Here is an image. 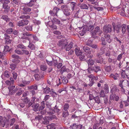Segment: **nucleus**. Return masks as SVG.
<instances>
[{
    "label": "nucleus",
    "mask_w": 129,
    "mask_h": 129,
    "mask_svg": "<svg viewBox=\"0 0 129 129\" xmlns=\"http://www.w3.org/2000/svg\"><path fill=\"white\" fill-rule=\"evenodd\" d=\"M87 62L89 65H93L94 62L93 60L90 59L88 60Z\"/></svg>",
    "instance_id": "e433bc0d"
},
{
    "label": "nucleus",
    "mask_w": 129,
    "mask_h": 129,
    "mask_svg": "<svg viewBox=\"0 0 129 129\" xmlns=\"http://www.w3.org/2000/svg\"><path fill=\"white\" fill-rule=\"evenodd\" d=\"M118 90V89H117V87L116 86H114L113 87L112 89L111 90V92L112 93H114Z\"/></svg>",
    "instance_id": "c9c22d12"
},
{
    "label": "nucleus",
    "mask_w": 129,
    "mask_h": 129,
    "mask_svg": "<svg viewBox=\"0 0 129 129\" xmlns=\"http://www.w3.org/2000/svg\"><path fill=\"white\" fill-rule=\"evenodd\" d=\"M19 18L20 19H28L29 18V16L28 15H22Z\"/></svg>",
    "instance_id": "8fccbe9b"
},
{
    "label": "nucleus",
    "mask_w": 129,
    "mask_h": 129,
    "mask_svg": "<svg viewBox=\"0 0 129 129\" xmlns=\"http://www.w3.org/2000/svg\"><path fill=\"white\" fill-rule=\"evenodd\" d=\"M3 4V8L6 10L7 12H8L9 11L10 7L8 6L7 4L9 3H2Z\"/></svg>",
    "instance_id": "f3484780"
},
{
    "label": "nucleus",
    "mask_w": 129,
    "mask_h": 129,
    "mask_svg": "<svg viewBox=\"0 0 129 129\" xmlns=\"http://www.w3.org/2000/svg\"><path fill=\"white\" fill-rule=\"evenodd\" d=\"M40 69L42 71H45L47 69V66L45 65H42L40 66Z\"/></svg>",
    "instance_id": "de8ad7c7"
},
{
    "label": "nucleus",
    "mask_w": 129,
    "mask_h": 129,
    "mask_svg": "<svg viewBox=\"0 0 129 129\" xmlns=\"http://www.w3.org/2000/svg\"><path fill=\"white\" fill-rule=\"evenodd\" d=\"M10 68L13 70H15L17 68V65L14 64H12L10 65Z\"/></svg>",
    "instance_id": "a18cd8bd"
},
{
    "label": "nucleus",
    "mask_w": 129,
    "mask_h": 129,
    "mask_svg": "<svg viewBox=\"0 0 129 129\" xmlns=\"http://www.w3.org/2000/svg\"><path fill=\"white\" fill-rule=\"evenodd\" d=\"M23 101L26 103L29 101V99H28L27 97L24 98L23 99Z\"/></svg>",
    "instance_id": "0e129e2a"
},
{
    "label": "nucleus",
    "mask_w": 129,
    "mask_h": 129,
    "mask_svg": "<svg viewBox=\"0 0 129 129\" xmlns=\"http://www.w3.org/2000/svg\"><path fill=\"white\" fill-rule=\"evenodd\" d=\"M41 105L39 107V110H42L44 109L45 108V103L44 101L41 102Z\"/></svg>",
    "instance_id": "2f4dec72"
},
{
    "label": "nucleus",
    "mask_w": 129,
    "mask_h": 129,
    "mask_svg": "<svg viewBox=\"0 0 129 129\" xmlns=\"http://www.w3.org/2000/svg\"><path fill=\"white\" fill-rule=\"evenodd\" d=\"M68 42L63 39H62L60 40L57 44L58 45L61 46L62 48H65V46L67 44Z\"/></svg>",
    "instance_id": "0eeeda50"
},
{
    "label": "nucleus",
    "mask_w": 129,
    "mask_h": 129,
    "mask_svg": "<svg viewBox=\"0 0 129 129\" xmlns=\"http://www.w3.org/2000/svg\"><path fill=\"white\" fill-rule=\"evenodd\" d=\"M32 25L27 26H26L25 27V28L28 31H31L32 30Z\"/></svg>",
    "instance_id": "13d9d810"
},
{
    "label": "nucleus",
    "mask_w": 129,
    "mask_h": 129,
    "mask_svg": "<svg viewBox=\"0 0 129 129\" xmlns=\"http://www.w3.org/2000/svg\"><path fill=\"white\" fill-rule=\"evenodd\" d=\"M67 70L65 67L63 66L60 70V72L61 73H62L63 72L67 71Z\"/></svg>",
    "instance_id": "49530a36"
},
{
    "label": "nucleus",
    "mask_w": 129,
    "mask_h": 129,
    "mask_svg": "<svg viewBox=\"0 0 129 129\" xmlns=\"http://www.w3.org/2000/svg\"><path fill=\"white\" fill-rule=\"evenodd\" d=\"M46 106H48V107L49 106V108H47L45 110L41 111L40 112L41 114H44L46 112H47V113L48 114V112L47 111V110L48 109L50 111L52 110L50 109L51 108L50 104L49 103L48 104L47 103H46Z\"/></svg>",
    "instance_id": "9b49d317"
},
{
    "label": "nucleus",
    "mask_w": 129,
    "mask_h": 129,
    "mask_svg": "<svg viewBox=\"0 0 129 129\" xmlns=\"http://www.w3.org/2000/svg\"><path fill=\"white\" fill-rule=\"evenodd\" d=\"M112 30V27L111 25H106L103 27V31L106 33L110 32Z\"/></svg>",
    "instance_id": "423d86ee"
},
{
    "label": "nucleus",
    "mask_w": 129,
    "mask_h": 129,
    "mask_svg": "<svg viewBox=\"0 0 129 129\" xmlns=\"http://www.w3.org/2000/svg\"><path fill=\"white\" fill-rule=\"evenodd\" d=\"M61 8L64 14L66 16L70 15V10L66 5H64L61 6Z\"/></svg>",
    "instance_id": "20e7f679"
},
{
    "label": "nucleus",
    "mask_w": 129,
    "mask_h": 129,
    "mask_svg": "<svg viewBox=\"0 0 129 129\" xmlns=\"http://www.w3.org/2000/svg\"><path fill=\"white\" fill-rule=\"evenodd\" d=\"M34 76L37 80H39L40 79V76L38 74H36L34 75Z\"/></svg>",
    "instance_id": "3c124183"
},
{
    "label": "nucleus",
    "mask_w": 129,
    "mask_h": 129,
    "mask_svg": "<svg viewBox=\"0 0 129 129\" xmlns=\"http://www.w3.org/2000/svg\"><path fill=\"white\" fill-rule=\"evenodd\" d=\"M93 40H88L86 42V45L88 46H90L92 43Z\"/></svg>",
    "instance_id": "79ce46f5"
},
{
    "label": "nucleus",
    "mask_w": 129,
    "mask_h": 129,
    "mask_svg": "<svg viewBox=\"0 0 129 129\" xmlns=\"http://www.w3.org/2000/svg\"><path fill=\"white\" fill-rule=\"evenodd\" d=\"M75 52L76 55L79 56L81 55L82 52L79 47H76L75 49Z\"/></svg>",
    "instance_id": "6ab92c4d"
},
{
    "label": "nucleus",
    "mask_w": 129,
    "mask_h": 129,
    "mask_svg": "<svg viewBox=\"0 0 129 129\" xmlns=\"http://www.w3.org/2000/svg\"><path fill=\"white\" fill-rule=\"evenodd\" d=\"M94 79H89V83L88 84L89 86H91L94 83Z\"/></svg>",
    "instance_id": "5fc2aeb1"
},
{
    "label": "nucleus",
    "mask_w": 129,
    "mask_h": 129,
    "mask_svg": "<svg viewBox=\"0 0 129 129\" xmlns=\"http://www.w3.org/2000/svg\"><path fill=\"white\" fill-rule=\"evenodd\" d=\"M60 78L62 80V83L63 84H66L68 83V80L65 76H63V75L61 76Z\"/></svg>",
    "instance_id": "aec40b11"
},
{
    "label": "nucleus",
    "mask_w": 129,
    "mask_h": 129,
    "mask_svg": "<svg viewBox=\"0 0 129 129\" xmlns=\"http://www.w3.org/2000/svg\"><path fill=\"white\" fill-rule=\"evenodd\" d=\"M21 37L20 38V39L21 40H25V39H27L29 41V40H30L31 39L30 38H29L26 36H30V35H31V34H29L27 33H24L23 34H21Z\"/></svg>",
    "instance_id": "1a4fd4ad"
},
{
    "label": "nucleus",
    "mask_w": 129,
    "mask_h": 129,
    "mask_svg": "<svg viewBox=\"0 0 129 129\" xmlns=\"http://www.w3.org/2000/svg\"><path fill=\"white\" fill-rule=\"evenodd\" d=\"M102 33V31L100 30L99 27L98 26H97L95 28L93 32H92V37L93 38H94L95 35H100Z\"/></svg>",
    "instance_id": "7ed1b4c3"
},
{
    "label": "nucleus",
    "mask_w": 129,
    "mask_h": 129,
    "mask_svg": "<svg viewBox=\"0 0 129 129\" xmlns=\"http://www.w3.org/2000/svg\"><path fill=\"white\" fill-rule=\"evenodd\" d=\"M106 48V47L105 46H103L102 47L100 50L101 51L100 53L102 54L104 53L105 52Z\"/></svg>",
    "instance_id": "ea45409f"
},
{
    "label": "nucleus",
    "mask_w": 129,
    "mask_h": 129,
    "mask_svg": "<svg viewBox=\"0 0 129 129\" xmlns=\"http://www.w3.org/2000/svg\"><path fill=\"white\" fill-rule=\"evenodd\" d=\"M43 91L45 93L47 94L50 92V89L48 87H46L44 89Z\"/></svg>",
    "instance_id": "f704fd0d"
},
{
    "label": "nucleus",
    "mask_w": 129,
    "mask_h": 129,
    "mask_svg": "<svg viewBox=\"0 0 129 129\" xmlns=\"http://www.w3.org/2000/svg\"><path fill=\"white\" fill-rule=\"evenodd\" d=\"M116 96L114 94H111L110 96V99L112 100H114L115 96Z\"/></svg>",
    "instance_id": "774afa93"
},
{
    "label": "nucleus",
    "mask_w": 129,
    "mask_h": 129,
    "mask_svg": "<svg viewBox=\"0 0 129 129\" xmlns=\"http://www.w3.org/2000/svg\"><path fill=\"white\" fill-rule=\"evenodd\" d=\"M29 90L33 89L34 90H36L37 89V86L36 85H34L29 86L28 87Z\"/></svg>",
    "instance_id": "c85d7f7f"
},
{
    "label": "nucleus",
    "mask_w": 129,
    "mask_h": 129,
    "mask_svg": "<svg viewBox=\"0 0 129 129\" xmlns=\"http://www.w3.org/2000/svg\"><path fill=\"white\" fill-rule=\"evenodd\" d=\"M83 50L86 53L90 54L91 53V51L89 48L86 46H84L83 47Z\"/></svg>",
    "instance_id": "ddd939ff"
},
{
    "label": "nucleus",
    "mask_w": 129,
    "mask_h": 129,
    "mask_svg": "<svg viewBox=\"0 0 129 129\" xmlns=\"http://www.w3.org/2000/svg\"><path fill=\"white\" fill-rule=\"evenodd\" d=\"M13 30L12 28H9L7 30L6 32L8 34H11L13 32Z\"/></svg>",
    "instance_id": "4d7b16f0"
},
{
    "label": "nucleus",
    "mask_w": 129,
    "mask_h": 129,
    "mask_svg": "<svg viewBox=\"0 0 129 129\" xmlns=\"http://www.w3.org/2000/svg\"><path fill=\"white\" fill-rule=\"evenodd\" d=\"M60 111V110L59 109H55L54 110V111H53V112L51 111H50L49 112H48V114H50L51 115L52 113H54L56 112L57 113H58V112H59V111Z\"/></svg>",
    "instance_id": "4c0bfd02"
},
{
    "label": "nucleus",
    "mask_w": 129,
    "mask_h": 129,
    "mask_svg": "<svg viewBox=\"0 0 129 129\" xmlns=\"http://www.w3.org/2000/svg\"><path fill=\"white\" fill-rule=\"evenodd\" d=\"M105 70L108 72H110L112 70L111 67L110 66L105 67Z\"/></svg>",
    "instance_id": "37998d69"
},
{
    "label": "nucleus",
    "mask_w": 129,
    "mask_h": 129,
    "mask_svg": "<svg viewBox=\"0 0 129 129\" xmlns=\"http://www.w3.org/2000/svg\"><path fill=\"white\" fill-rule=\"evenodd\" d=\"M5 120L3 119L1 116H0V125L4 127L5 124Z\"/></svg>",
    "instance_id": "dca6fc26"
},
{
    "label": "nucleus",
    "mask_w": 129,
    "mask_h": 129,
    "mask_svg": "<svg viewBox=\"0 0 129 129\" xmlns=\"http://www.w3.org/2000/svg\"><path fill=\"white\" fill-rule=\"evenodd\" d=\"M69 107V105L68 104H65L63 107V111H68V109Z\"/></svg>",
    "instance_id": "bb28decb"
},
{
    "label": "nucleus",
    "mask_w": 129,
    "mask_h": 129,
    "mask_svg": "<svg viewBox=\"0 0 129 129\" xmlns=\"http://www.w3.org/2000/svg\"><path fill=\"white\" fill-rule=\"evenodd\" d=\"M126 27V26L125 24H123L121 26L122 31V33L123 34H125V32Z\"/></svg>",
    "instance_id": "7c9ffc66"
},
{
    "label": "nucleus",
    "mask_w": 129,
    "mask_h": 129,
    "mask_svg": "<svg viewBox=\"0 0 129 129\" xmlns=\"http://www.w3.org/2000/svg\"><path fill=\"white\" fill-rule=\"evenodd\" d=\"M101 53H99L97 54L98 59L96 60V61L97 63H102L103 62V58L101 56Z\"/></svg>",
    "instance_id": "9d476101"
},
{
    "label": "nucleus",
    "mask_w": 129,
    "mask_h": 129,
    "mask_svg": "<svg viewBox=\"0 0 129 129\" xmlns=\"http://www.w3.org/2000/svg\"><path fill=\"white\" fill-rule=\"evenodd\" d=\"M48 25L49 26L54 29H57V27L56 25L53 24L52 21H49L48 23Z\"/></svg>",
    "instance_id": "a211bd4d"
},
{
    "label": "nucleus",
    "mask_w": 129,
    "mask_h": 129,
    "mask_svg": "<svg viewBox=\"0 0 129 129\" xmlns=\"http://www.w3.org/2000/svg\"><path fill=\"white\" fill-rule=\"evenodd\" d=\"M14 52L15 53L19 55H22L23 54L22 49L21 50L20 49H16L14 50Z\"/></svg>",
    "instance_id": "5701e85b"
},
{
    "label": "nucleus",
    "mask_w": 129,
    "mask_h": 129,
    "mask_svg": "<svg viewBox=\"0 0 129 129\" xmlns=\"http://www.w3.org/2000/svg\"><path fill=\"white\" fill-rule=\"evenodd\" d=\"M29 22L28 20L26 19H23L17 23V25L19 26H23L27 25Z\"/></svg>",
    "instance_id": "39448f33"
},
{
    "label": "nucleus",
    "mask_w": 129,
    "mask_h": 129,
    "mask_svg": "<svg viewBox=\"0 0 129 129\" xmlns=\"http://www.w3.org/2000/svg\"><path fill=\"white\" fill-rule=\"evenodd\" d=\"M39 11L37 10L36 9V10H35L33 12H32L31 13V14L32 15L33 17H37L38 16V14L37 13Z\"/></svg>",
    "instance_id": "b1692460"
},
{
    "label": "nucleus",
    "mask_w": 129,
    "mask_h": 129,
    "mask_svg": "<svg viewBox=\"0 0 129 129\" xmlns=\"http://www.w3.org/2000/svg\"><path fill=\"white\" fill-rule=\"evenodd\" d=\"M82 127V125L79 124L78 125H77L75 124H73L71 125V127L72 129H81Z\"/></svg>",
    "instance_id": "f8f14e48"
},
{
    "label": "nucleus",
    "mask_w": 129,
    "mask_h": 129,
    "mask_svg": "<svg viewBox=\"0 0 129 129\" xmlns=\"http://www.w3.org/2000/svg\"><path fill=\"white\" fill-rule=\"evenodd\" d=\"M8 88L9 91V95L13 94L18 90V89L16 87L15 88V86H13L11 87H9Z\"/></svg>",
    "instance_id": "6e6552de"
},
{
    "label": "nucleus",
    "mask_w": 129,
    "mask_h": 129,
    "mask_svg": "<svg viewBox=\"0 0 129 129\" xmlns=\"http://www.w3.org/2000/svg\"><path fill=\"white\" fill-rule=\"evenodd\" d=\"M31 42H34V41H31V40H29V45L28 46V47L31 50H34L35 49V47L34 45L31 43Z\"/></svg>",
    "instance_id": "4be33fe9"
},
{
    "label": "nucleus",
    "mask_w": 129,
    "mask_h": 129,
    "mask_svg": "<svg viewBox=\"0 0 129 129\" xmlns=\"http://www.w3.org/2000/svg\"><path fill=\"white\" fill-rule=\"evenodd\" d=\"M93 70L96 72H97L99 71H101V69L100 68L96 66H94L93 67H92Z\"/></svg>",
    "instance_id": "393cba45"
},
{
    "label": "nucleus",
    "mask_w": 129,
    "mask_h": 129,
    "mask_svg": "<svg viewBox=\"0 0 129 129\" xmlns=\"http://www.w3.org/2000/svg\"><path fill=\"white\" fill-rule=\"evenodd\" d=\"M23 10L25 12L23 13V14H26V12H30L31 11V9L30 8L27 7H24L23 8Z\"/></svg>",
    "instance_id": "cd10ccee"
},
{
    "label": "nucleus",
    "mask_w": 129,
    "mask_h": 129,
    "mask_svg": "<svg viewBox=\"0 0 129 129\" xmlns=\"http://www.w3.org/2000/svg\"><path fill=\"white\" fill-rule=\"evenodd\" d=\"M20 59V58H16V59H13L12 60V61L15 63H19L20 62L19 59Z\"/></svg>",
    "instance_id": "603ef678"
},
{
    "label": "nucleus",
    "mask_w": 129,
    "mask_h": 129,
    "mask_svg": "<svg viewBox=\"0 0 129 129\" xmlns=\"http://www.w3.org/2000/svg\"><path fill=\"white\" fill-rule=\"evenodd\" d=\"M80 7L81 9H88V7L87 5L85 4H81L80 6Z\"/></svg>",
    "instance_id": "c03bdc74"
},
{
    "label": "nucleus",
    "mask_w": 129,
    "mask_h": 129,
    "mask_svg": "<svg viewBox=\"0 0 129 129\" xmlns=\"http://www.w3.org/2000/svg\"><path fill=\"white\" fill-rule=\"evenodd\" d=\"M0 2L2 3H10L9 0H0Z\"/></svg>",
    "instance_id": "e2e57ef3"
},
{
    "label": "nucleus",
    "mask_w": 129,
    "mask_h": 129,
    "mask_svg": "<svg viewBox=\"0 0 129 129\" xmlns=\"http://www.w3.org/2000/svg\"><path fill=\"white\" fill-rule=\"evenodd\" d=\"M38 104H34L32 105V107L33 108V110L35 111H37L39 109L38 107H39Z\"/></svg>",
    "instance_id": "412c9836"
},
{
    "label": "nucleus",
    "mask_w": 129,
    "mask_h": 129,
    "mask_svg": "<svg viewBox=\"0 0 129 129\" xmlns=\"http://www.w3.org/2000/svg\"><path fill=\"white\" fill-rule=\"evenodd\" d=\"M9 77L10 74L7 71H5L1 76V77L3 79H4V77L9 78Z\"/></svg>",
    "instance_id": "4468645a"
},
{
    "label": "nucleus",
    "mask_w": 129,
    "mask_h": 129,
    "mask_svg": "<svg viewBox=\"0 0 129 129\" xmlns=\"http://www.w3.org/2000/svg\"><path fill=\"white\" fill-rule=\"evenodd\" d=\"M105 96V94L103 90H101L100 92V97H104Z\"/></svg>",
    "instance_id": "6e6d98bb"
},
{
    "label": "nucleus",
    "mask_w": 129,
    "mask_h": 129,
    "mask_svg": "<svg viewBox=\"0 0 129 129\" xmlns=\"http://www.w3.org/2000/svg\"><path fill=\"white\" fill-rule=\"evenodd\" d=\"M60 9L56 7H54L53 9L49 12V14L52 16H59L60 15Z\"/></svg>",
    "instance_id": "f257e3e1"
},
{
    "label": "nucleus",
    "mask_w": 129,
    "mask_h": 129,
    "mask_svg": "<svg viewBox=\"0 0 129 129\" xmlns=\"http://www.w3.org/2000/svg\"><path fill=\"white\" fill-rule=\"evenodd\" d=\"M105 37L108 42L109 43H110L111 42V39H110V36L109 35H105Z\"/></svg>",
    "instance_id": "c756f323"
},
{
    "label": "nucleus",
    "mask_w": 129,
    "mask_h": 129,
    "mask_svg": "<svg viewBox=\"0 0 129 129\" xmlns=\"http://www.w3.org/2000/svg\"><path fill=\"white\" fill-rule=\"evenodd\" d=\"M55 124L54 123H52L51 124L48 125L47 126L48 129H53L55 128L54 126Z\"/></svg>",
    "instance_id": "72a5a7b5"
},
{
    "label": "nucleus",
    "mask_w": 129,
    "mask_h": 129,
    "mask_svg": "<svg viewBox=\"0 0 129 129\" xmlns=\"http://www.w3.org/2000/svg\"><path fill=\"white\" fill-rule=\"evenodd\" d=\"M120 25H117L114 27V30H116L117 32H118L120 30Z\"/></svg>",
    "instance_id": "09e8293b"
},
{
    "label": "nucleus",
    "mask_w": 129,
    "mask_h": 129,
    "mask_svg": "<svg viewBox=\"0 0 129 129\" xmlns=\"http://www.w3.org/2000/svg\"><path fill=\"white\" fill-rule=\"evenodd\" d=\"M52 59V58L51 57H49L48 59H46L47 62L50 66L53 65L54 66H56L58 63L56 59H54L53 58V61H51V60H50L49 59Z\"/></svg>",
    "instance_id": "f03ea898"
},
{
    "label": "nucleus",
    "mask_w": 129,
    "mask_h": 129,
    "mask_svg": "<svg viewBox=\"0 0 129 129\" xmlns=\"http://www.w3.org/2000/svg\"><path fill=\"white\" fill-rule=\"evenodd\" d=\"M17 48H19L21 49H26V47L24 46L22 44H19L17 46Z\"/></svg>",
    "instance_id": "473e14b6"
},
{
    "label": "nucleus",
    "mask_w": 129,
    "mask_h": 129,
    "mask_svg": "<svg viewBox=\"0 0 129 129\" xmlns=\"http://www.w3.org/2000/svg\"><path fill=\"white\" fill-rule=\"evenodd\" d=\"M87 77L89 78V79H94L95 80H96L98 79V77L97 76H94L93 75H88Z\"/></svg>",
    "instance_id": "a878e982"
},
{
    "label": "nucleus",
    "mask_w": 129,
    "mask_h": 129,
    "mask_svg": "<svg viewBox=\"0 0 129 129\" xmlns=\"http://www.w3.org/2000/svg\"><path fill=\"white\" fill-rule=\"evenodd\" d=\"M72 47L73 43L72 42H70L69 44L68 42L67 44L65 46V47H66V50L67 51L70 50Z\"/></svg>",
    "instance_id": "2eb2a0df"
},
{
    "label": "nucleus",
    "mask_w": 129,
    "mask_h": 129,
    "mask_svg": "<svg viewBox=\"0 0 129 129\" xmlns=\"http://www.w3.org/2000/svg\"><path fill=\"white\" fill-rule=\"evenodd\" d=\"M15 121V118H13L11 119L10 125L11 126L12 125Z\"/></svg>",
    "instance_id": "bf43d9fd"
},
{
    "label": "nucleus",
    "mask_w": 129,
    "mask_h": 129,
    "mask_svg": "<svg viewBox=\"0 0 129 129\" xmlns=\"http://www.w3.org/2000/svg\"><path fill=\"white\" fill-rule=\"evenodd\" d=\"M53 21H54L56 23L58 24H59L60 22V21L59 20H58L57 19L54 18L53 20Z\"/></svg>",
    "instance_id": "052dcab7"
},
{
    "label": "nucleus",
    "mask_w": 129,
    "mask_h": 129,
    "mask_svg": "<svg viewBox=\"0 0 129 129\" xmlns=\"http://www.w3.org/2000/svg\"><path fill=\"white\" fill-rule=\"evenodd\" d=\"M69 115L68 111H63L62 116L63 117H66L68 116Z\"/></svg>",
    "instance_id": "58836bf2"
},
{
    "label": "nucleus",
    "mask_w": 129,
    "mask_h": 129,
    "mask_svg": "<svg viewBox=\"0 0 129 129\" xmlns=\"http://www.w3.org/2000/svg\"><path fill=\"white\" fill-rule=\"evenodd\" d=\"M30 38L31 40V38H33L34 39V40L35 41H38V39L37 38V37L36 36L33 35H30Z\"/></svg>",
    "instance_id": "864d4df0"
},
{
    "label": "nucleus",
    "mask_w": 129,
    "mask_h": 129,
    "mask_svg": "<svg viewBox=\"0 0 129 129\" xmlns=\"http://www.w3.org/2000/svg\"><path fill=\"white\" fill-rule=\"evenodd\" d=\"M12 57L14 59L20 58L19 56L15 54H14L12 55Z\"/></svg>",
    "instance_id": "680f3d73"
},
{
    "label": "nucleus",
    "mask_w": 129,
    "mask_h": 129,
    "mask_svg": "<svg viewBox=\"0 0 129 129\" xmlns=\"http://www.w3.org/2000/svg\"><path fill=\"white\" fill-rule=\"evenodd\" d=\"M33 22L36 24H39L40 23V22L39 21L36 20V19H34L33 20Z\"/></svg>",
    "instance_id": "338daca9"
},
{
    "label": "nucleus",
    "mask_w": 129,
    "mask_h": 129,
    "mask_svg": "<svg viewBox=\"0 0 129 129\" xmlns=\"http://www.w3.org/2000/svg\"><path fill=\"white\" fill-rule=\"evenodd\" d=\"M12 74L13 77L14 79H16L17 76V74L15 72H13L12 73Z\"/></svg>",
    "instance_id": "69168bd1"
},
{
    "label": "nucleus",
    "mask_w": 129,
    "mask_h": 129,
    "mask_svg": "<svg viewBox=\"0 0 129 129\" xmlns=\"http://www.w3.org/2000/svg\"><path fill=\"white\" fill-rule=\"evenodd\" d=\"M87 29H86V31H91L94 28V26L93 25H90L88 27H87Z\"/></svg>",
    "instance_id": "a19ab883"
}]
</instances>
